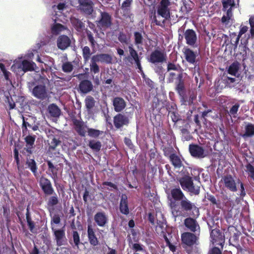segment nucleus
<instances>
[{
    "mask_svg": "<svg viewBox=\"0 0 254 254\" xmlns=\"http://www.w3.org/2000/svg\"><path fill=\"white\" fill-rule=\"evenodd\" d=\"M99 15L95 23L97 28L100 31H105L110 28L113 25V18L112 14L106 11H102L100 9L98 10Z\"/></svg>",
    "mask_w": 254,
    "mask_h": 254,
    "instance_id": "obj_4",
    "label": "nucleus"
},
{
    "mask_svg": "<svg viewBox=\"0 0 254 254\" xmlns=\"http://www.w3.org/2000/svg\"><path fill=\"white\" fill-rule=\"evenodd\" d=\"M128 49L129 55L124 59L126 62H127L133 64L134 63L141 60L142 58L139 56L137 52L133 47L132 45L131 44L128 46Z\"/></svg>",
    "mask_w": 254,
    "mask_h": 254,
    "instance_id": "obj_14",
    "label": "nucleus"
},
{
    "mask_svg": "<svg viewBox=\"0 0 254 254\" xmlns=\"http://www.w3.org/2000/svg\"><path fill=\"white\" fill-rule=\"evenodd\" d=\"M49 138L52 137V140L49 143V150L55 151L56 147L60 145L61 143V141L59 139H57L53 135H49Z\"/></svg>",
    "mask_w": 254,
    "mask_h": 254,
    "instance_id": "obj_38",
    "label": "nucleus"
},
{
    "mask_svg": "<svg viewBox=\"0 0 254 254\" xmlns=\"http://www.w3.org/2000/svg\"><path fill=\"white\" fill-rule=\"evenodd\" d=\"M79 89L81 93L86 94L93 90V85L91 81L88 79H84L80 81Z\"/></svg>",
    "mask_w": 254,
    "mask_h": 254,
    "instance_id": "obj_24",
    "label": "nucleus"
},
{
    "mask_svg": "<svg viewBox=\"0 0 254 254\" xmlns=\"http://www.w3.org/2000/svg\"><path fill=\"white\" fill-rule=\"evenodd\" d=\"M133 0H125L122 3L121 8L124 12L128 13L130 10Z\"/></svg>",
    "mask_w": 254,
    "mask_h": 254,
    "instance_id": "obj_46",
    "label": "nucleus"
},
{
    "mask_svg": "<svg viewBox=\"0 0 254 254\" xmlns=\"http://www.w3.org/2000/svg\"><path fill=\"white\" fill-rule=\"evenodd\" d=\"M92 54L88 46H85L82 48V56L85 63H87L89 60Z\"/></svg>",
    "mask_w": 254,
    "mask_h": 254,
    "instance_id": "obj_43",
    "label": "nucleus"
},
{
    "mask_svg": "<svg viewBox=\"0 0 254 254\" xmlns=\"http://www.w3.org/2000/svg\"><path fill=\"white\" fill-rule=\"evenodd\" d=\"M223 77L224 78L223 80L227 86H230V84L234 83L236 80L235 78L230 77L227 76H224V75H223Z\"/></svg>",
    "mask_w": 254,
    "mask_h": 254,
    "instance_id": "obj_64",
    "label": "nucleus"
},
{
    "mask_svg": "<svg viewBox=\"0 0 254 254\" xmlns=\"http://www.w3.org/2000/svg\"><path fill=\"white\" fill-rule=\"evenodd\" d=\"M70 21L73 26L77 31H80L84 29L85 24L80 19L75 17H72L71 18Z\"/></svg>",
    "mask_w": 254,
    "mask_h": 254,
    "instance_id": "obj_36",
    "label": "nucleus"
},
{
    "mask_svg": "<svg viewBox=\"0 0 254 254\" xmlns=\"http://www.w3.org/2000/svg\"><path fill=\"white\" fill-rule=\"evenodd\" d=\"M39 185L45 195L50 196L55 193V190L50 180L42 176L40 178Z\"/></svg>",
    "mask_w": 254,
    "mask_h": 254,
    "instance_id": "obj_10",
    "label": "nucleus"
},
{
    "mask_svg": "<svg viewBox=\"0 0 254 254\" xmlns=\"http://www.w3.org/2000/svg\"><path fill=\"white\" fill-rule=\"evenodd\" d=\"M210 237L212 239V242L213 244L218 245L221 247L222 250L225 242V238L219 229H213L210 233Z\"/></svg>",
    "mask_w": 254,
    "mask_h": 254,
    "instance_id": "obj_12",
    "label": "nucleus"
},
{
    "mask_svg": "<svg viewBox=\"0 0 254 254\" xmlns=\"http://www.w3.org/2000/svg\"><path fill=\"white\" fill-rule=\"evenodd\" d=\"M249 21L251 27L249 37L253 38H254V15L250 16Z\"/></svg>",
    "mask_w": 254,
    "mask_h": 254,
    "instance_id": "obj_57",
    "label": "nucleus"
},
{
    "mask_svg": "<svg viewBox=\"0 0 254 254\" xmlns=\"http://www.w3.org/2000/svg\"><path fill=\"white\" fill-rule=\"evenodd\" d=\"M223 186L231 192H235L238 190L237 182L234 177L230 174H227L222 177L221 181Z\"/></svg>",
    "mask_w": 254,
    "mask_h": 254,
    "instance_id": "obj_8",
    "label": "nucleus"
},
{
    "mask_svg": "<svg viewBox=\"0 0 254 254\" xmlns=\"http://www.w3.org/2000/svg\"><path fill=\"white\" fill-rule=\"evenodd\" d=\"M184 35L186 43L192 47H194L197 41V36L195 32L193 29H189L186 30Z\"/></svg>",
    "mask_w": 254,
    "mask_h": 254,
    "instance_id": "obj_21",
    "label": "nucleus"
},
{
    "mask_svg": "<svg viewBox=\"0 0 254 254\" xmlns=\"http://www.w3.org/2000/svg\"><path fill=\"white\" fill-rule=\"evenodd\" d=\"M246 168L249 177L254 181V167L250 163H248L246 165Z\"/></svg>",
    "mask_w": 254,
    "mask_h": 254,
    "instance_id": "obj_61",
    "label": "nucleus"
},
{
    "mask_svg": "<svg viewBox=\"0 0 254 254\" xmlns=\"http://www.w3.org/2000/svg\"><path fill=\"white\" fill-rule=\"evenodd\" d=\"M189 150L191 156L196 158H202L205 157L204 149L203 147L196 144H190Z\"/></svg>",
    "mask_w": 254,
    "mask_h": 254,
    "instance_id": "obj_13",
    "label": "nucleus"
},
{
    "mask_svg": "<svg viewBox=\"0 0 254 254\" xmlns=\"http://www.w3.org/2000/svg\"><path fill=\"white\" fill-rule=\"evenodd\" d=\"M51 216V224L53 225L55 224H59L61 222V217L58 214H54L52 216Z\"/></svg>",
    "mask_w": 254,
    "mask_h": 254,
    "instance_id": "obj_62",
    "label": "nucleus"
},
{
    "mask_svg": "<svg viewBox=\"0 0 254 254\" xmlns=\"http://www.w3.org/2000/svg\"><path fill=\"white\" fill-rule=\"evenodd\" d=\"M47 165H48L49 169L51 170V172L53 175V179L54 180L55 185L56 186V178H57V171H56V172L54 171V169H56V168L54 166V165H53V164L50 161H47Z\"/></svg>",
    "mask_w": 254,
    "mask_h": 254,
    "instance_id": "obj_58",
    "label": "nucleus"
},
{
    "mask_svg": "<svg viewBox=\"0 0 254 254\" xmlns=\"http://www.w3.org/2000/svg\"><path fill=\"white\" fill-rule=\"evenodd\" d=\"M119 208L120 212L122 214L126 215L129 214V211L128 206L127 198L125 194L122 195L121 197Z\"/></svg>",
    "mask_w": 254,
    "mask_h": 254,
    "instance_id": "obj_28",
    "label": "nucleus"
},
{
    "mask_svg": "<svg viewBox=\"0 0 254 254\" xmlns=\"http://www.w3.org/2000/svg\"><path fill=\"white\" fill-rule=\"evenodd\" d=\"M179 182L182 188L189 192L191 195L199 194L200 186L194 185L192 177L186 175L180 179Z\"/></svg>",
    "mask_w": 254,
    "mask_h": 254,
    "instance_id": "obj_5",
    "label": "nucleus"
},
{
    "mask_svg": "<svg viewBox=\"0 0 254 254\" xmlns=\"http://www.w3.org/2000/svg\"><path fill=\"white\" fill-rule=\"evenodd\" d=\"M73 125L74 126V129L77 133L81 136L84 137L86 134V128L87 127L84 125V122L81 121L73 118L72 119Z\"/></svg>",
    "mask_w": 254,
    "mask_h": 254,
    "instance_id": "obj_17",
    "label": "nucleus"
},
{
    "mask_svg": "<svg viewBox=\"0 0 254 254\" xmlns=\"http://www.w3.org/2000/svg\"><path fill=\"white\" fill-rule=\"evenodd\" d=\"M184 225L190 231L195 233L200 232V227L196 220L191 217H188L185 219Z\"/></svg>",
    "mask_w": 254,
    "mask_h": 254,
    "instance_id": "obj_18",
    "label": "nucleus"
},
{
    "mask_svg": "<svg viewBox=\"0 0 254 254\" xmlns=\"http://www.w3.org/2000/svg\"><path fill=\"white\" fill-rule=\"evenodd\" d=\"M87 236L91 245L97 246L99 245V241L95 235L94 230L91 225H88L87 227Z\"/></svg>",
    "mask_w": 254,
    "mask_h": 254,
    "instance_id": "obj_27",
    "label": "nucleus"
},
{
    "mask_svg": "<svg viewBox=\"0 0 254 254\" xmlns=\"http://www.w3.org/2000/svg\"><path fill=\"white\" fill-rule=\"evenodd\" d=\"M185 197V195L179 187L171 189L170 194L168 196L170 202L171 201H174L176 202L177 201H181Z\"/></svg>",
    "mask_w": 254,
    "mask_h": 254,
    "instance_id": "obj_20",
    "label": "nucleus"
},
{
    "mask_svg": "<svg viewBox=\"0 0 254 254\" xmlns=\"http://www.w3.org/2000/svg\"><path fill=\"white\" fill-rule=\"evenodd\" d=\"M171 2L170 0H161L159 4L157 7V14L164 18L165 19L163 20L162 22L159 21L157 19L156 12H154L153 14L151 16L152 19L151 23H155L156 25L163 26L165 22V20L168 19L170 17V11L169 6L170 5Z\"/></svg>",
    "mask_w": 254,
    "mask_h": 254,
    "instance_id": "obj_2",
    "label": "nucleus"
},
{
    "mask_svg": "<svg viewBox=\"0 0 254 254\" xmlns=\"http://www.w3.org/2000/svg\"><path fill=\"white\" fill-rule=\"evenodd\" d=\"M52 230L53 232L57 245L60 247L64 245V243L66 241L64 230L63 229H56L52 227Z\"/></svg>",
    "mask_w": 254,
    "mask_h": 254,
    "instance_id": "obj_16",
    "label": "nucleus"
},
{
    "mask_svg": "<svg viewBox=\"0 0 254 254\" xmlns=\"http://www.w3.org/2000/svg\"><path fill=\"white\" fill-rule=\"evenodd\" d=\"M113 105L115 111L117 113H120L126 108L127 104L123 98L116 97L113 100Z\"/></svg>",
    "mask_w": 254,
    "mask_h": 254,
    "instance_id": "obj_22",
    "label": "nucleus"
},
{
    "mask_svg": "<svg viewBox=\"0 0 254 254\" xmlns=\"http://www.w3.org/2000/svg\"><path fill=\"white\" fill-rule=\"evenodd\" d=\"M35 65L36 64L34 62H31L26 60H24L19 65V68H21L22 70L25 72L28 71L34 70Z\"/></svg>",
    "mask_w": 254,
    "mask_h": 254,
    "instance_id": "obj_30",
    "label": "nucleus"
},
{
    "mask_svg": "<svg viewBox=\"0 0 254 254\" xmlns=\"http://www.w3.org/2000/svg\"><path fill=\"white\" fill-rule=\"evenodd\" d=\"M206 198L211 203V204L213 205H216L217 207L220 208L219 205H220V203L219 201L216 200L215 196L209 193H207Z\"/></svg>",
    "mask_w": 254,
    "mask_h": 254,
    "instance_id": "obj_54",
    "label": "nucleus"
},
{
    "mask_svg": "<svg viewBox=\"0 0 254 254\" xmlns=\"http://www.w3.org/2000/svg\"><path fill=\"white\" fill-rule=\"evenodd\" d=\"M59 203V199L58 195L55 192L49 198L47 201V205L49 207H53Z\"/></svg>",
    "mask_w": 254,
    "mask_h": 254,
    "instance_id": "obj_41",
    "label": "nucleus"
},
{
    "mask_svg": "<svg viewBox=\"0 0 254 254\" xmlns=\"http://www.w3.org/2000/svg\"><path fill=\"white\" fill-rule=\"evenodd\" d=\"M170 207L172 210V213L175 217L180 216H189L191 215V212H192L196 209L198 212L194 203L191 202L186 197L180 201L179 207H178L177 203L174 201H171Z\"/></svg>",
    "mask_w": 254,
    "mask_h": 254,
    "instance_id": "obj_1",
    "label": "nucleus"
},
{
    "mask_svg": "<svg viewBox=\"0 0 254 254\" xmlns=\"http://www.w3.org/2000/svg\"><path fill=\"white\" fill-rule=\"evenodd\" d=\"M33 95L40 100H44L47 97V93L46 86L38 85L34 87L32 91Z\"/></svg>",
    "mask_w": 254,
    "mask_h": 254,
    "instance_id": "obj_19",
    "label": "nucleus"
},
{
    "mask_svg": "<svg viewBox=\"0 0 254 254\" xmlns=\"http://www.w3.org/2000/svg\"><path fill=\"white\" fill-rule=\"evenodd\" d=\"M169 160L176 169H180L183 166L181 158L176 154H172L170 156Z\"/></svg>",
    "mask_w": 254,
    "mask_h": 254,
    "instance_id": "obj_31",
    "label": "nucleus"
},
{
    "mask_svg": "<svg viewBox=\"0 0 254 254\" xmlns=\"http://www.w3.org/2000/svg\"><path fill=\"white\" fill-rule=\"evenodd\" d=\"M179 182L182 188L189 192L191 195L199 194L200 186L194 185L192 177L186 175L180 179Z\"/></svg>",
    "mask_w": 254,
    "mask_h": 254,
    "instance_id": "obj_6",
    "label": "nucleus"
},
{
    "mask_svg": "<svg viewBox=\"0 0 254 254\" xmlns=\"http://www.w3.org/2000/svg\"><path fill=\"white\" fill-rule=\"evenodd\" d=\"M88 146L93 151L98 152L101 150L102 144L100 141L93 139L89 141Z\"/></svg>",
    "mask_w": 254,
    "mask_h": 254,
    "instance_id": "obj_35",
    "label": "nucleus"
},
{
    "mask_svg": "<svg viewBox=\"0 0 254 254\" xmlns=\"http://www.w3.org/2000/svg\"><path fill=\"white\" fill-rule=\"evenodd\" d=\"M184 54L186 60L190 64H194L196 61V54L190 48H185Z\"/></svg>",
    "mask_w": 254,
    "mask_h": 254,
    "instance_id": "obj_29",
    "label": "nucleus"
},
{
    "mask_svg": "<svg viewBox=\"0 0 254 254\" xmlns=\"http://www.w3.org/2000/svg\"><path fill=\"white\" fill-rule=\"evenodd\" d=\"M64 29V26L60 23H56L52 27V30L54 33L58 34L60 32Z\"/></svg>",
    "mask_w": 254,
    "mask_h": 254,
    "instance_id": "obj_59",
    "label": "nucleus"
},
{
    "mask_svg": "<svg viewBox=\"0 0 254 254\" xmlns=\"http://www.w3.org/2000/svg\"><path fill=\"white\" fill-rule=\"evenodd\" d=\"M130 122L128 116L123 113H118L113 117V124L116 129L128 126Z\"/></svg>",
    "mask_w": 254,
    "mask_h": 254,
    "instance_id": "obj_9",
    "label": "nucleus"
},
{
    "mask_svg": "<svg viewBox=\"0 0 254 254\" xmlns=\"http://www.w3.org/2000/svg\"><path fill=\"white\" fill-rule=\"evenodd\" d=\"M174 149L172 147H163V154L165 157L170 158V156L172 154H175V153H173Z\"/></svg>",
    "mask_w": 254,
    "mask_h": 254,
    "instance_id": "obj_56",
    "label": "nucleus"
},
{
    "mask_svg": "<svg viewBox=\"0 0 254 254\" xmlns=\"http://www.w3.org/2000/svg\"><path fill=\"white\" fill-rule=\"evenodd\" d=\"M169 115L170 116L172 121L175 123H176L180 120V116L178 113L174 111H170L169 112Z\"/></svg>",
    "mask_w": 254,
    "mask_h": 254,
    "instance_id": "obj_63",
    "label": "nucleus"
},
{
    "mask_svg": "<svg viewBox=\"0 0 254 254\" xmlns=\"http://www.w3.org/2000/svg\"><path fill=\"white\" fill-rule=\"evenodd\" d=\"M19 145L14 144V148L13 149V156L14 160L16 162L17 168L19 169L20 166V159L19 157V152H18V147Z\"/></svg>",
    "mask_w": 254,
    "mask_h": 254,
    "instance_id": "obj_52",
    "label": "nucleus"
},
{
    "mask_svg": "<svg viewBox=\"0 0 254 254\" xmlns=\"http://www.w3.org/2000/svg\"><path fill=\"white\" fill-rule=\"evenodd\" d=\"M78 3V9L88 17L91 16L94 11V2L92 0H77Z\"/></svg>",
    "mask_w": 254,
    "mask_h": 254,
    "instance_id": "obj_7",
    "label": "nucleus"
},
{
    "mask_svg": "<svg viewBox=\"0 0 254 254\" xmlns=\"http://www.w3.org/2000/svg\"><path fill=\"white\" fill-rule=\"evenodd\" d=\"M100 62L107 64L112 63V57L108 54H100Z\"/></svg>",
    "mask_w": 254,
    "mask_h": 254,
    "instance_id": "obj_49",
    "label": "nucleus"
},
{
    "mask_svg": "<svg viewBox=\"0 0 254 254\" xmlns=\"http://www.w3.org/2000/svg\"><path fill=\"white\" fill-rule=\"evenodd\" d=\"M190 175L189 176L190 177H192V179L195 181H197L199 184H200V172L198 170L196 169H192L191 170Z\"/></svg>",
    "mask_w": 254,
    "mask_h": 254,
    "instance_id": "obj_55",
    "label": "nucleus"
},
{
    "mask_svg": "<svg viewBox=\"0 0 254 254\" xmlns=\"http://www.w3.org/2000/svg\"><path fill=\"white\" fill-rule=\"evenodd\" d=\"M26 164L27 165L31 172L33 173L35 176L37 174V166L35 161L33 159H27L26 162Z\"/></svg>",
    "mask_w": 254,
    "mask_h": 254,
    "instance_id": "obj_40",
    "label": "nucleus"
},
{
    "mask_svg": "<svg viewBox=\"0 0 254 254\" xmlns=\"http://www.w3.org/2000/svg\"><path fill=\"white\" fill-rule=\"evenodd\" d=\"M148 61L154 64L166 62L167 56L164 51L155 50L150 55Z\"/></svg>",
    "mask_w": 254,
    "mask_h": 254,
    "instance_id": "obj_11",
    "label": "nucleus"
},
{
    "mask_svg": "<svg viewBox=\"0 0 254 254\" xmlns=\"http://www.w3.org/2000/svg\"><path fill=\"white\" fill-rule=\"evenodd\" d=\"M239 68L240 64L238 62H234L229 66L227 72L231 75L238 77Z\"/></svg>",
    "mask_w": 254,
    "mask_h": 254,
    "instance_id": "obj_32",
    "label": "nucleus"
},
{
    "mask_svg": "<svg viewBox=\"0 0 254 254\" xmlns=\"http://www.w3.org/2000/svg\"><path fill=\"white\" fill-rule=\"evenodd\" d=\"M70 44L71 40L66 35H61L57 39V46L62 50H64L69 47Z\"/></svg>",
    "mask_w": 254,
    "mask_h": 254,
    "instance_id": "obj_23",
    "label": "nucleus"
},
{
    "mask_svg": "<svg viewBox=\"0 0 254 254\" xmlns=\"http://www.w3.org/2000/svg\"><path fill=\"white\" fill-rule=\"evenodd\" d=\"M183 247L185 249L188 254H196L197 251L192 249V246L196 244L197 237L190 232H184L181 235Z\"/></svg>",
    "mask_w": 254,
    "mask_h": 254,
    "instance_id": "obj_3",
    "label": "nucleus"
},
{
    "mask_svg": "<svg viewBox=\"0 0 254 254\" xmlns=\"http://www.w3.org/2000/svg\"><path fill=\"white\" fill-rule=\"evenodd\" d=\"M49 112L51 116L58 117L61 114V110L55 104H52L48 107Z\"/></svg>",
    "mask_w": 254,
    "mask_h": 254,
    "instance_id": "obj_37",
    "label": "nucleus"
},
{
    "mask_svg": "<svg viewBox=\"0 0 254 254\" xmlns=\"http://www.w3.org/2000/svg\"><path fill=\"white\" fill-rule=\"evenodd\" d=\"M86 34L87 39L90 43L91 48L92 49H95L97 45V42L94 39L93 33L90 31L87 30L86 31Z\"/></svg>",
    "mask_w": 254,
    "mask_h": 254,
    "instance_id": "obj_48",
    "label": "nucleus"
},
{
    "mask_svg": "<svg viewBox=\"0 0 254 254\" xmlns=\"http://www.w3.org/2000/svg\"><path fill=\"white\" fill-rule=\"evenodd\" d=\"M26 219L28 228L30 232L32 233L36 232V229H35V223L32 220V218L30 216L29 210L28 208L26 209Z\"/></svg>",
    "mask_w": 254,
    "mask_h": 254,
    "instance_id": "obj_33",
    "label": "nucleus"
},
{
    "mask_svg": "<svg viewBox=\"0 0 254 254\" xmlns=\"http://www.w3.org/2000/svg\"><path fill=\"white\" fill-rule=\"evenodd\" d=\"M223 10L226 11L228 8L232 7L235 5L234 0H222Z\"/></svg>",
    "mask_w": 254,
    "mask_h": 254,
    "instance_id": "obj_53",
    "label": "nucleus"
},
{
    "mask_svg": "<svg viewBox=\"0 0 254 254\" xmlns=\"http://www.w3.org/2000/svg\"><path fill=\"white\" fill-rule=\"evenodd\" d=\"M245 133L243 135V137H251L254 136V125L252 123H248L245 127Z\"/></svg>",
    "mask_w": 254,
    "mask_h": 254,
    "instance_id": "obj_34",
    "label": "nucleus"
},
{
    "mask_svg": "<svg viewBox=\"0 0 254 254\" xmlns=\"http://www.w3.org/2000/svg\"><path fill=\"white\" fill-rule=\"evenodd\" d=\"M72 238H73V242L74 245H73L72 241H69V243L72 245L73 248L76 247L77 248H79V245L81 244L80 241V237L77 231H73L72 232Z\"/></svg>",
    "mask_w": 254,
    "mask_h": 254,
    "instance_id": "obj_39",
    "label": "nucleus"
},
{
    "mask_svg": "<svg viewBox=\"0 0 254 254\" xmlns=\"http://www.w3.org/2000/svg\"><path fill=\"white\" fill-rule=\"evenodd\" d=\"M102 185L103 186H109L110 188H108L107 189L110 191H113L114 190H118L117 186L111 182H103L102 183Z\"/></svg>",
    "mask_w": 254,
    "mask_h": 254,
    "instance_id": "obj_60",
    "label": "nucleus"
},
{
    "mask_svg": "<svg viewBox=\"0 0 254 254\" xmlns=\"http://www.w3.org/2000/svg\"><path fill=\"white\" fill-rule=\"evenodd\" d=\"M94 219L98 226L104 227L108 222V217L104 212H98L94 215Z\"/></svg>",
    "mask_w": 254,
    "mask_h": 254,
    "instance_id": "obj_26",
    "label": "nucleus"
},
{
    "mask_svg": "<svg viewBox=\"0 0 254 254\" xmlns=\"http://www.w3.org/2000/svg\"><path fill=\"white\" fill-rule=\"evenodd\" d=\"M232 7L228 8L226 10V15H223L221 18V22L223 24H228L229 20L233 16Z\"/></svg>",
    "mask_w": 254,
    "mask_h": 254,
    "instance_id": "obj_45",
    "label": "nucleus"
},
{
    "mask_svg": "<svg viewBox=\"0 0 254 254\" xmlns=\"http://www.w3.org/2000/svg\"><path fill=\"white\" fill-rule=\"evenodd\" d=\"M85 106L87 110H91L95 105V101L92 97H88L85 100Z\"/></svg>",
    "mask_w": 254,
    "mask_h": 254,
    "instance_id": "obj_50",
    "label": "nucleus"
},
{
    "mask_svg": "<svg viewBox=\"0 0 254 254\" xmlns=\"http://www.w3.org/2000/svg\"><path fill=\"white\" fill-rule=\"evenodd\" d=\"M87 133L89 137L97 138L103 133V131L93 128H87Z\"/></svg>",
    "mask_w": 254,
    "mask_h": 254,
    "instance_id": "obj_42",
    "label": "nucleus"
},
{
    "mask_svg": "<svg viewBox=\"0 0 254 254\" xmlns=\"http://www.w3.org/2000/svg\"><path fill=\"white\" fill-rule=\"evenodd\" d=\"M73 69V66L70 62L64 63L62 65V70L65 73H69Z\"/></svg>",
    "mask_w": 254,
    "mask_h": 254,
    "instance_id": "obj_51",
    "label": "nucleus"
},
{
    "mask_svg": "<svg viewBox=\"0 0 254 254\" xmlns=\"http://www.w3.org/2000/svg\"><path fill=\"white\" fill-rule=\"evenodd\" d=\"M133 36L135 45L137 46L142 45L144 40L142 34L139 32L136 31L134 32Z\"/></svg>",
    "mask_w": 254,
    "mask_h": 254,
    "instance_id": "obj_44",
    "label": "nucleus"
},
{
    "mask_svg": "<svg viewBox=\"0 0 254 254\" xmlns=\"http://www.w3.org/2000/svg\"><path fill=\"white\" fill-rule=\"evenodd\" d=\"M36 137L35 135H28L24 138V140L26 142V147L24 148V150L29 154H31L33 152L32 149L33 148Z\"/></svg>",
    "mask_w": 254,
    "mask_h": 254,
    "instance_id": "obj_25",
    "label": "nucleus"
},
{
    "mask_svg": "<svg viewBox=\"0 0 254 254\" xmlns=\"http://www.w3.org/2000/svg\"><path fill=\"white\" fill-rule=\"evenodd\" d=\"M118 40L123 44L128 45L130 42V38L126 34L120 32L118 34Z\"/></svg>",
    "mask_w": 254,
    "mask_h": 254,
    "instance_id": "obj_47",
    "label": "nucleus"
},
{
    "mask_svg": "<svg viewBox=\"0 0 254 254\" xmlns=\"http://www.w3.org/2000/svg\"><path fill=\"white\" fill-rule=\"evenodd\" d=\"M175 89L179 95L182 98H184L186 95V88L185 86V82L183 79V74L182 73H179L176 78Z\"/></svg>",
    "mask_w": 254,
    "mask_h": 254,
    "instance_id": "obj_15",
    "label": "nucleus"
}]
</instances>
